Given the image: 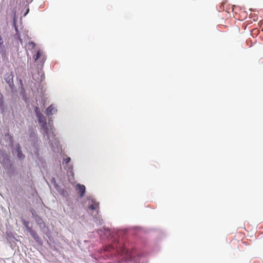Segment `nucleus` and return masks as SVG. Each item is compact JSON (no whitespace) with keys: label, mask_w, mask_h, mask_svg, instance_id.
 I'll use <instances>...</instances> for the list:
<instances>
[{"label":"nucleus","mask_w":263,"mask_h":263,"mask_svg":"<svg viewBox=\"0 0 263 263\" xmlns=\"http://www.w3.org/2000/svg\"><path fill=\"white\" fill-rule=\"evenodd\" d=\"M36 117L37 118L39 124H40L43 130V134L46 135L48 139H49L50 136L54 137L55 135L54 134V132L53 131V127L52 125H50V123L49 122V126L47 125L46 117H44L43 114Z\"/></svg>","instance_id":"1"},{"label":"nucleus","mask_w":263,"mask_h":263,"mask_svg":"<svg viewBox=\"0 0 263 263\" xmlns=\"http://www.w3.org/2000/svg\"><path fill=\"white\" fill-rule=\"evenodd\" d=\"M88 209L92 211L91 214H94V216L96 217L99 212V203L94 199H91L88 205Z\"/></svg>","instance_id":"2"},{"label":"nucleus","mask_w":263,"mask_h":263,"mask_svg":"<svg viewBox=\"0 0 263 263\" xmlns=\"http://www.w3.org/2000/svg\"><path fill=\"white\" fill-rule=\"evenodd\" d=\"M31 212L34 218L35 219L36 222L39 226L41 230L43 232H44L45 229H47V228L46 227L44 221L40 216H39L37 215L34 214V213L35 212V211L34 209L31 210Z\"/></svg>","instance_id":"3"},{"label":"nucleus","mask_w":263,"mask_h":263,"mask_svg":"<svg viewBox=\"0 0 263 263\" xmlns=\"http://www.w3.org/2000/svg\"><path fill=\"white\" fill-rule=\"evenodd\" d=\"M33 59H34L35 62L39 61L42 65H43L44 62L46 59L43 51L41 50H39L37 52L36 54L34 55Z\"/></svg>","instance_id":"4"},{"label":"nucleus","mask_w":263,"mask_h":263,"mask_svg":"<svg viewBox=\"0 0 263 263\" xmlns=\"http://www.w3.org/2000/svg\"><path fill=\"white\" fill-rule=\"evenodd\" d=\"M10 162V160L7 154H3L0 157V163L4 166L8 164Z\"/></svg>","instance_id":"5"},{"label":"nucleus","mask_w":263,"mask_h":263,"mask_svg":"<svg viewBox=\"0 0 263 263\" xmlns=\"http://www.w3.org/2000/svg\"><path fill=\"white\" fill-rule=\"evenodd\" d=\"M10 162V160L7 154H3L0 157V163L4 166L8 164Z\"/></svg>","instance_id":"6"},{"label":"nucleus","mask_w":263,"mask_h":263,"mask_svg":"<svg viewBox=\"0 0 263 263\" xmlns=\"http://www.w3.org/2000/svg\"><path fill=\"white\" fill-rule=\"evenodd\" d=\"M77 190L80 194V196L81 197H83L85 192V186L84 185L78 184Z\"/></svg>","instance_id":"7"},{"label":"nucleus","mask_w":263,"mask_h":263,"mask_svg":"<svg viewBox=\"0 0 263 263\" xmlns=\"http://www.w3.org/2000/svg\"><path fill=\"white\" fill-rule=\"evenodd\" d=\"M31 236L33 238V239L37 242H39L40 241V238L36 232L32 229L29 231Z\"/></svg>","instance_id":"8"},{"label":"nucleus","mask_w":263,"mask_h":263,"mask_svg":"<svg viewBox=\"0 0 263 263\" xmlns=\"http://www.w3.org/2000/svg\"><path fill=\"white\" fill-rule=\"evenodd\" d=\"M57 110H55L53 105H50L46 109V114L47 116L52 115Z\"/></svg>","instance_id":"9"},{"label":"nucleus","mask_w":263,"mask_h":263,"mask_svg":"<svg viewBox=\"0 0 263 263\" xmlns=\"http://www.w3.org/2000/svg\"><path fill=\"white\" fill-rule=\"evenodd\" d=\"M3 40L0 35V52L2 54L5 53V46L3 45Z\"/></svg>","instance_id":"10"},{"label":"nucleus","mask_w":263,"mask_h":263,"mask_svg":"<svg viewBox=\"0 0 263 263\" xmlns=\"http://www.w3.org/2000/svg\"><path fill=\"white\" fill-rule=\"evenodd\" d=\"M16 151L17 152V157L20 159H23L25 157L24 155L23 154V153L22 152V151H21V147H20V145H18V146L17 147Z\"/></svg>","instance_id":"11"},{"label":"nucleus","mask_w":263,"mask_h":263,"mask_svg":"<svg viewBox=\"0 0 263 263\" xmlns=\"http://www.w3.org/2000/svg\"><path fill=\"white\" fill-rule=\"evenodd\" d=\"M29 136L30 138L35 137H36V133L34 132V129L32 127H31L29 129Z\"/></svg>","instance_id":"12"},{"label":"nucleus","mask_w":263,"mask_h":263,"mask_svg":"<svg viewBox=\"0 0 263 263\" xmlns=\"http://www.w3.org/2000/svg\"><path fill=\"white\" fill-rule=\"evenodd\" d=\"M23 225L26 228L27 231L28 232H29L30 230H31L32 229V228L29 227V221L24 220L23 222Z\"/></svg>","instance_id":"13"},{"label":"nucleus","mask_w":263,"mask_h":263,"mask_svg":"<svg viewBox=\"0 0 263 263\" xmlns=\"http://www.w3.org/2000/svg\"><path fill=\"white\" fill-rule=\"evenodd\" d=\"M35 113L36 117L42 114L40 111V108L37 107H36L35 109Z\"/></svg>","instance_id":"14"},{"label":"nucleus","mask_w":263,"mask_h":263,"mask_svg":"<svg viewBox=\"0 0 263 263\" xmlns=\"http://www.w3.org/2000/svg\"><path fill=\"white\" fill-rule=\"evenodd\" d=\"M28 44L29 47H31L32 49L34 48L35 46V44L33 42H30Z\"/></svg>","instance_id":"15"},{"label":"nucleus","mask_w":263,"mask_h":263,"mask_svg":"<svg viewBox=\"0 0 263 263\" xmlns=\"http://www.w3.org/2000/svg\"><path fill=\"white\" fill-rule=\"evenodd\" d=\"M70 158L69 157H68V158H66L65 159H64V162H65L66 164H67L70 161Z\"/></svg>","instance_id":"16"},{"label":"nucleus","mask_w":263,"mask_h":263,"mask_svg":"<svg viewBox=\"0 0 263 263\" xmlns=\"http://www.w3.org/2000/svg\"><path fill=\"white\" fill-rule=\"evenodd\" d=\"M6 81L7 83H10V79H6Z\"/></svg>","instance_id":"17"},{"label":"nucleus","mask_w":263,"mask_h":263,"mask_svg":"<svg viewBox=\"0 0 263 263\" xmlns=\"http://www.w3.org/2000/svg\"><path fill=\"white\" fill-rule=\"evenodd\" d=\"M32 1V0H27L26 1L27 3H31Z\"/></svg>","instance_id":"18"}]
</instances>
